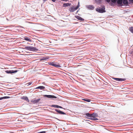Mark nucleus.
I'll list each match as a JSON object with an SVG mask.
<instances>
[{
  "label": "nucleus",
  "instance_id": "obj_4",
  "mask_svg": "<svg viewBox=\"0 0 133 133\" xmlns=\"http://www.w3.org/2000/svg\"><path fill=\"white\" fill-rule=\"evenodd\" d=\"M18 70H6L5 71V72L8 74H12L13 73H15L17 72L18 71Z\"/></svg>",
  "mask_w": 133,
  "mask_h": 133
},
{
  "label": "nucleus",
  "instance_id": "obj_40",
  "mask_svg": "<svg viewBox=\"0 0 133 133\" xmlns=\"http://www.w3.org/2000/svg\"><path fill=\"white\" fill-rule=\"evenodd\" d=\"M42 83V84H43L44 85H45V84H45V83H44V82H43V83Z\"/></svg>",
  "mask_w": 133,
  "mask_h": 133
},
{
  "label": "nucleus",
  "instance_id": "obj_22",
  "mask_svg": "<svg viewBox=\"0 0 133 133\" xmlns=\"http://www.w3.org/2000/svg\"><path fill=\"white\" fill-rule=\"evenodd\" d=\"M10 97L9 96H4L2 97H0V100L4 99L9 98Z\"/></svg>",
  "mask_w": 133,
  "mask_h": 133
},
{
  "label": "nucleus",
  "instance_id": "obj_7",
  "mask_svg": "<svg viewBox=\"0 0 133 133\" xmlns=\"http://www.w3.org/2000/svg\"><path fill=\"white\" fill-rule=\"evenodd\" d=\"M55 110L60 115H66V114L64 112L62 111L59 109H55Z\"/></svg>",
  "mask_w": 133,
  "mask_h": 133
},
{
  "label": "nucleus",
  "instance_id": "obj_28",
  "mask_svg": "<svg viewBox=\"0 0 133 133\" xmlns=\"http://www.w3.org/2000/svg\"><path fill=\"white\" fill-rule=\"evenodd\" d=\"M94 117H90V118H89V119H90L91 120H94Z\"/></svg>",
  "mask_w": 133,
  "mask_h": 133
},
{
  "label": "nucleus",
  "instance_id": "obj_36",
  "mask_svg": "<svg viewBox=\"0 0 133 133\" xmlns=\"http://www.w3.org/2000/svg\"><path fill=\"white\" fill-rule=\"evenodd\" d=\"M62 1H67V0H61Z\"/></svg>",
  "mask_w": 133,
  "mask_h": 133
},
{
  "label": "nucleus",
  "instance_id": "obj_27",
  "mask_svg": "<svg viewBox=\"0 0 133 133\" xmlns=\"http://www.w3.org/2000/svg\"><path fill=\"white\" fill-rule=\"evenodd\" d=\"M79 6H80V5L79 4V2H78V5L76 6V9H77L79 7Z\"/></svg>",
  "mask_w": 133,
  "mask_h": 133
},
{
  "label": "nucleus",
  "instance_id": "obj_14",
  "mask_svg": "<svg viewBox=\"0 0 133 133\" xmlns=\"http://www.w3.org/2000/svg\"><path fill=\"white\" fill-rule=\"evenodd\" d=\"M75 17L78 19L80 20L81 21H84V19L83 18H82L81 17L78 16H76Z\"/></svg>",
  "mask_w": 133,
  "mask_h": 133
},
{
  "label": "nucleus",
  "instance_id": "obj_13",
  "mask_svg": "<svg viewBox=\"0 0 133 133\" xmlns=\"http://www.w3.org/2000/svg\"><path fill=\"white\" fill-rule=\"evenodd\" d=\"M21 99L25 100L26 101L29 102V100L27 96H23L21 98Z\"/></svg>",
  "mask_w": 133,
  "mask_h": 133
},
{
  "label": "nucleus",
  "instance_id": "obj_32",
  "mask_svg": "<svg viewBox=\"0 0 133 133\" xmlns=\"http://www.w3.org/2000/svg\"><path fill=\"white\" fill-rule=\"evenodd\" d=\"M98 120V119L97 118H96L95 117H94V121H97V120Z\"/></svg>",
  "mask_w": 133,
  "mask_h": 133
},
{
  "label": "nucleus",
  "instance_id": "obj_1",
  "mask_svg": "<svg viewBox=\"0 0 133 133\" xmlns=\"http://www.w3.org/2000/svg\"><path fill=\"white\" fill-rule=\"evenodd\" d=\"M96 11L100 13H103L106 12L105 7L104 5H102V8H97L96 9Z\"/></svg>",
  "mask_w": 133,
  "mask_h": 133
},
{
  "label": "nucleus",
  "instance_id": "obj_31",
  "mask_svg": "<svg viewBox=\"0 0 133 133\" xmlns=\"http://www.w3.org/2000/svg\"><path fill=\"white\" fill-rule=\"evenodd\" d=\"M129 1L130 3H133V0H129Z\"/></svg>",
  "mask_w": 133,
  "mask_h": 133
},
{
  "label": "nucleus",
  "instance_id": "obj_39",
  "mask_svg": "<svg viewBox=\"0 0 133 133\" xmlns=\"http://www.w3.org/2000/svg\"><path fill=\"white\" fill-rule=\"evenodd\" d=\"M54 118H55L56 119H58V120H59L57 118H56V117H54Z\"/></svg>",
  "mask_w": 133,
  "mask_h": 133
},
{
  "label": "nucleus",
  "instance_id": "obj_8",
  "mask_svg": "<svg viewBox=\"0 0 133 133\" xmlns=\"http://www.w3.org/2000/svg\"><path fill=\"white\" fill-rule=\"evenodd\" d=\"M112 78L118 81H124L126 80V79L125 78H118L114 77H112Z\"/></svg>",
  "mask_w": 133,
  "mask_h": 133
},
{
  "label": "nucleus",
  "instance_id": "obj_41",
  "mask_svg": "<svg viewBox=\"0 0 133 133\" xmlns=\"http://www.w3.org/2000/svg\"><path fill=\"white\" fill-rule=\"evenodd\" d=\"M78 10L76 12V13H77L78 12Z\"/></svg>",
  "mask_w": 133,
  "mask_h": 133
},
{
  "label": "nucleus",
  "instance_id": "obj_29",
  "mask_svg": "<svg viewBox=\"0 0 133 133\" xmlns=\"http://www.w3.org/2000/svg\"><path fill=\"white\" fill-rule=\"evenodd\" d=\"M105 1L108 2V3H109L110 2L111 0H105Z\"/></svg>",
  "mask_w": 133,
  "mask_h": 133
},
{
  "label": "nucleus",
  "instance_id": "obj_26",
  "mask_svg": "<svg viewBox=\"0 0 133 133\" xmlns=\"http://www.w3.org/2000/svg\"><path fill=\"white\" fill-rule=\"evenodd\" d=\"M96 2L98 4H100L101 3V0H96Z\"/></svg>",
  "mask_w": 133,
  "mask_h": 133
},
{
  "label": "nucleus",
  "instance_id": "obj_38",
  "mask_svg": "<svg viewBox=\"0 0 133 133\" xmlns=\"http://www.w3.org/2000/svg\"><path fill=\"white\" fill-rule=\"evenodd\" d=\"M19 27H20V28H23V27H22V26H19Z\"/></svg>",
  "mask_w": 133,
  "mask_h": 133
},
{
  "label": "nucleus",
  "instance_id": "obj_30",
  "mask_svg": "<svg viewBox=\"0 0 133 133\" xmlns=\"http://www.w3.org/2000/svg\"><path fill=\"white\" fill-rule=\"evenodd\" d=\"M46 131H42L40 132H38L37 133H45Z\"/></svg>",
  "mask_w": 133,
  "mask_h": 133
},
{
  "label": "nucleus",
  "instance_id": "obj_17",
  "mask_svg": "<svg viewBox=\"0 0 133 133\" xmlns=\"http://www.w3.org/2000/svg\"><path fill=\"white\" fill-rule=\"evenodd\" d=\"M49 58L48 57H43L40 59V60L41 61H43L46 60Z\"/></svg>",
  "mask_w": 133,
  "mask_h": 133
},
{
  "label": "nucleus",
  "instance_id": "obj_25",
  "mask_svg": "<svg viewBox=\"0 0 133 133\" xmlns=\"http://www.w3.org/2000/svg\"><path fill=\"white\" fill-rule=\"evenodd\" d=\"M129 30L133 34V27L131 26L129 28Z\"/></svg>",
  "mask_w": 133,
  "mask_h": 133
},
{
  "label": "nucleus",
  "instance_id": "obj_11",
  "mask_svg": "<svg viewBox=\"0 0 133 133\" xmlns=\"http://www.w3.org/2000/svg\"><path fill=\"white\" fill-rule=\"evenodd\" d=\"M87 8L90 10H93L94 8V7L93 5H90L86 6Z\"/></svg>",
  "mask_w": 133,
  "mask_h": 133
},
{
  "label": "nucleus",
  "instance_id": "obj_12",
  "mask_svg": "<svg viewBox=\"0 0 133 133\" xmlns=\"http://www.w3.org/2000/svg\"><path fill=\"white\" fill-rule=\"evenodd\" d=\"M122 3L124 5L126 6L128 5L129 4L128 0H123Z\"/></svg>",
  "mask_w": 133,
  "mask_h": 133
},
{
  "label": "nucleus",
  "instance_id": "obj_34",
  "mask_svg": "<svg viewBox=\"0 0 133 133\" xmlns=\"http://www.w3.org/2000/svg\"><path fill=\"white\" fill-rule=\"evenodd\" d=\"M32 84V83L31 82H29L28 83L29 85H30Z\"/></svg>",
  "mask_w": 133,
  "mask_h": 133
},
{
  "label": "nucleus",
  "instance_id": "obj_20",
  "mask_svg": "<svg viewBox=\"0 0 133 133\" xmlns=\"http://www.w3.org/2000/svg\"><path fill=\"white\" fill-rule=\"evenodd\" d=\"M92 117H96L98 116V114L95 113H93L92 114Z\"/></svg>",
  "mask_w": 133,
  "mask_h": 133
},
{
  "label": "nucleus",
  "instance_id": "obj_16",
  "mask_svg": "<svg viewBox=\"0 0 133 133\" xmlns=\"http://www.w3.org/2000/svg\"><path fill=\"white\" fill-rule=\"evenodd\" d=\"M45 88V87H44L41 86L37 87L35 88V89H40L41 90H43Z\"/></svg>",
  "mask_w": 133,
  "mask_h": 133
},
{
  "label": "nucleus",
  "instance_id": "obj_21",
  "mask_svg": "<svg viewBox=\"0 0 133 133\" xmlns=\"http://www.w3.org/2000/svg\"><path fill=\"white\" fill-rule=\"evenodd\" d=\"M83 101L87 102H90L91 101V100L88 98H84L82 99Z\"/></svg>",
  "mask_w": 133,
  "mask_h": 133
},
{
  "label": "nucleus",
  "instance_id": "obj_23",
  "mask_svg": "<svg viewBox=\"0 0 133 133\" xmlns=\"http://www.w3.org/2000/svg\"><path fill=\"white\" fill-rule=\"evenodd\" d=\"M85 115H86L87 117H92V114H90L89 113H85Z\"/></svg>",
  "mask_w": 133,
  "mask_h": 133
},
{
  "label": "nucleus",
  "instance_id": "obj_37",
  "mask_svg": "<svg viewBox=\"0 0 133 133\" xmlns=\"http://www.w3.org/2000/svg\"><path fill=\"white\" fill-rule=\"evenodd\" d=\"M43 1L44 2H45L46 1V0H43Z\"/></svg>",
  "mask_w": 133,
  "mask_h": 133
},
{
  "label": "nucleus",
  "instance_id": "obj_2",
  "mask_svg": "<svg viewBox=\"0 0 133 133\" xmlns=\"http://www.w3.org/2000/svg\"><path fill=\"white\" fill-rule=\"evenodd\" d=\"M25 49L31 51H38V49L36 48L35 47H33L32 46H25Z\"/></svg>",
  "mask_w": 133,
  "mask_h": 133
},
{
  "label": "nucleus",
  "instance_id": "obj_18",
  "mask_svg": "<svg viewBox=\"0 0 133 133\" xmlns=\"http://www.w3.org/2000/svg\"><path fill=\"white\" fill-rule=\"evenodd\" d=\"M24 39L26 41L29 42H31V40L29 37H24Z\"/></svg>",
  "mask_w": 133,
  "mask_h": 133
},
{
  "label": "nucleus",
  "instance_id": "obj_35",
  "mask_svg": "<svg viewBox=\"0 0 133 133\" xmlns=\"http://www.w3.org/2000/svg\"><path fill=\"white\" fill-rule=\"evenodd\" d=\"M52 2H55L56 0H51Z\"/></svg>",
  "mask_w": 133,
  "mask_h": 133
},
{
  "label": "nucleus",
  "instance_id": "obj_19",
  "mask_svg": "<svg viewBox=\"0 0 133 133\" xmlns=\"http://www.w3.org/2000/svg\"><path fill=\"white\" fill-rule=\"evenodd\" d=\"M117 0H111V5H112L116 3Z\"/></svg>",
  "mask_w": 133,
  "mask_h": 133
},
{
  "label": "nucleus",
  "instance_id": "obj_3",
  "mask_svg": "<svg viewBox=\"0 0 133 133\" xmlns=\"http://www.w3.org/2000/svg\"><path fill=\"white\" fill-rule=\"evenodd\" d=\"M48 64L50 65L55 67L56 68L61 67V66L58 64V63L55 62H50L48 63Z\"/></svg>",
  "mask_w": 133,
  "mask_h": 133
},
{
  "label": "nucleus",
  "instance_id": "obj_15",
  "mask_svg": "<svg viewBox=\"0 0 133 133\" xmlns=\"http://www.w3.org/2000/svg\"><path fill=\"white\" fill-rule=\"evenodd\" d=\"M71 4L70 3H65L63 4V7H66L67 6H70Z\"/></svg>",
  "mask_w": 133,
  "mask_h": 133
},
{
  "label": "nucleus",
  "instance_id": "obj_9",
  "mask_svg": "<svg viewBox=\"0 0 133 133\" xmlns=\"http://www.w3.org/2000/svg\"><path fill=\"white\" fill-rule=\"evenodd\" d=\"M40 100H41V99L39 98L36 99L31 100V102L33 104H35L38 103Z\"/></svg>",
  "mask_w": 133,
  "mask_h": 133
},
{
  "label": "nucleus",
  "instance_id": "obj_24",
  "mask_svg": "<svg viewBox=\"0 0 133 133\" xmlns=\"http://www.w3.org/2000/svg\"><path fill=\"white\" fill-rule=\"evenodd\" d=\"M58 105H52L51 106V107H54L55 108H58Z\"/></svg>",
  "mask_w": 133,
  "mask_h": 133
},
{
  "label": "nucleus",
  "instance_id": "obj_6",
  "mask_svg": "<svg viewBox=\"0 0 133 133\" xmlns=\"http://www.w3.org/2000/svg\"><path fill=\"white\" fill-rule=\"evenodd\" d=\"M123 0H117L116 3L119 6H122L123 5L122 3Z\"/></svg>",
  "mask_w": 133,
  "mask_h": 133
},
{
  "label": "nucleus",
  "instance_id": "obj_5",
  "mask_svg": "<svg viewBox=\"0 0 133 133\" xmlns=\"http://www.w3.org/2000/svg\"><path fill=\"white\" fill-rule=\"evenodd\" d=\"M43 96L45 97H47L49 98H56L57 97L54 96L50 95H44Z\"/></svg>",
  "mask_w": 133,
  "mask_h": 133
},
{
  "label": "nucleus",
  "instance_id": "obj_33",
  "mask_svg": "<svg viewBox=\"0 0 133 133\" xmlns=\"http://www.w3.org/2000/svg\"><path fill=\"white\" fill-rule=\"evenodd\" d=\"M58 108H62V109H63V108L62 107L59 106H58Z\"/></svg>",
  "mask_w": 133,
  "mask_h": 133
},
{
  "label": "nucleus",
  "instance_id": "obj_10",
  "mask_svg": "<svg viewBox=\"0 0 133 133\" xmlns=\"http://www.w3.org/2000/svg\"><path fill=\"white\" fill-rule=\"evenodd\" d=\"M76 8H75L74 6L71 7L69 9V10L70 12H74L77 9H76Z\"/></svg>",
  "mask_w": 133,
  "mask_h": 133
}]
</instances>
